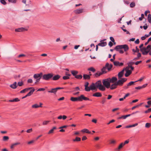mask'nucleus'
<instances>
[{
    "instance_id": "nucleus-46",
    "label": "nucleus",
    "mask_w": 151,
    "mask_h": 151,
    "mask_svg": "<svg viewBox=\"0 0 151 151\" xmlns=\"http://www.w3.org/2000/svg\"><path fill=\"white\" fill-rule=\"evenodd\" d=\"M23 84V83L22 82V81H21V82H18V83H17V86H22Z\"/></svg>"
},
{
    "instance_id": "nucleus-16",
    "label": "nucleus",
    "mask_w": 151,
    "mask_h": 151,
    "mask_svg": "<svg viewBox=\"0 0 151 151\" xmlns=\"http://www.w3.org/2000/svg\"><path fill=\"white\" fill-rule=\"evenodd\" d=\"M117 86H118L116 82H115L110 86L109 88L111 90H114L116 88Z\"/></svg>"
},
{
    "instance_id": "nucleus-25",
    "label": "nucleus",
    "mask_w": 151,
    "mask_h": 151,
    "mask_svg": "<svg viewBox=\"0 0 151 151\" xmlns=\"http://www.w3.org/2000/svg\"><path fill=\"white\" fill-rule=\"evenodd\" d=\"M132 73V71L130 70H127L126 71V73L125 74V76L126 77H128Z\"/></svg>"
},
{
    "instance_id": "nucleus-55",
    "label": "nucleus",
    "mask_w": 151,
    "mask_h": 151,
    "mask_svg": "<svg viewBox=\"0 0 151 151\" xmlns=\"http://www.w3.org/2000/svg\"><path fill=\"white\" fill-rule=\"evenodd\" d=\"M116 141L114 140H112L110 141V143L111 144H114L116 143Z\"/></svg>"
},
{
    "instance_id": "nucleus-12",
    "label": "nucleus",
    "mask_w": 151,
    "mask_h": 151,
    "mask_svg": "<svg viewBox=\"0 0 151 151\" xmlns=\"http://www.w3.org/2000/svg\"><path fill=\"white\" fill-rule=\"evenodd\" d=\"M106 39L101 40L100 41L101 42L98 44V46H101V47H104L106 46L107 45L106 42H103V41L106 40Z\"/></svg>"
},
{
    "instance_id": "nucleus-35",
    "label": "nucleus",
    "mask_w": 151,
    "mask_h": 151,
    "mask_svg": "<svg viewBox=\"0 0 151 151\" xmlns=\"http://www.w3.org/2000/svg\"><path fill=\"white\" fill-rule=\"evenodd\" d=\"M32 108H37L39 107V106L37 104H35L32 105Z\"/></svg>"
},
{
    "instance_id": "nucleus-61",
    "label": "nucleus",
    "mask_w": 151,
    "mask_h": 151,
    "mask_svg": "<svg viewBox=\"0 0 151 151\" xmlns=\"http://www.w3.org/2000/svg\"><path fill=\"white\" fill-rule=\"evenodd\" d=\"M142 62V61H137V62H136L135 63V64L136 65H137L138 64H139V63H141Z\"/></svg>"
},
{
    "instance_id": "nucleus-9",
    "label": "nucleus",
    "mask_w": 151,
    "mask_h": 151,
    "mask_svg": "<svg viewBox=\"0 0 151 151\" xmlns=\"http://www.w3.org/2000/svg\"><path fill=\"white\" fill-rule=\"evenodd\" d=\"M79 101H82L83 100L85 101L89 100L90 99L88 98L85 97L83 95H82L79 96Z\"/></svg>"
},
{
    "instance_id": "nucleus-3",
    "label": "nucleus",
    "mask_w": 151,
    "mask_h": 151,
    "mask_svg": "<svg viewBox=\"0 0 151 151\" xmlns=\"http://www.w3.org/2000/svg\"><path fill=\"white\" fill-rule=\"evenodd\" d=\"M123 49L126 52L128 51L129 49L128 46L127 45H117L115 49L116 50L119 49Z\"/></svg>"
},
{
    "instance_id": "nucleus-49",
    "label": "nucleus",
    "mask_w": 151,
    "mask_h": 151,
    "mask_svg": "<svg viewBox=\"0 0 151 151\" xmlns=\"http://www.w3.org/2000/svg\"><path fill=\"white\" fill-rule=\"evenodd\" d=\"M0 2L2 4L4 5H6V2L4 0H0Z\"/></svg>"
},
{
    "instance_id": "nucleus-23",
    "label": "nucleus",
    "mask_w": 151,
    "mask_h": 151,
    "mask_svg": "<svg viewBox=\"0 0 151 151\" xmlns=\"http://www.w3.org/2000/svg\"><path fill=\"white\" fill-rule=\"evenodd\" d=\"M79 96L77 97H71L70 98V100L73 101H79Z\"/></svg>"
},
{
    "instance_id": "nucleus-31",
    "label": "nucleus",
    "mask_w": 151,
    "mask_h": 151,
    "mask_svg": "<svg viewBox=\"0 0 151 151\" xmlns=\"http://www.w3.org/2000/svg\"><path fill=\"white\" fill-rule=\"evenodd\" d=\"M81 140V138L80 137H76L75 139H73V142H79Z\"/></svg>"
},
{
    "instance_id": "nucleus-57",
    "label": "nucleus",
    "mask_w": 151,
    "mask_h": 151,
    "mask_svg": "<svg viewBox=\"0 0 151 151\" xmlns=\"http://www.w3.org/2000/svg\"><path fill=\"white\" fill-rule=\"evenodd\" d=\"M14 102H17L19 101H20V100L17 98H16L13 99Z\"/></svg>"
},
{
    "instance_id": "nucleus-43",
    "label": "nucleus",
    "mask_w": 151,
    "mask_h": 151,
    "mask_svg": "<svg viewBox=\"0 0 151 151\" xmlns=\"http://www.w3.org/2000/svg\"><path fill=\"white\" fill-rule=\"evenodd\" d=\"M50 122V121H44L42 123V124L43 125H47L49 122Z\"/></svg>"
},
{
    "instance_id": "nucleus-2",
    "label": "nucleus",
    "mask_w": 151,
    "mask_h": 151,
    "mask_svg": "<svg viewBox=\"0 0 151 151\" xmlns=\"http://www.w3.org/2000/svg\"><path fill=\"white\" fill-rule=\"evenodd\" d=\"M143 46V44H141L139 46L140 48V50L142 52V54L143 55H147L148 53L150 51L151 49V45H148L146 48L144 47L141 48Z\"/></svg>"
},
{
    "instance_id": "nucleus-42",
    "label": "nucleus",
    "mask_w": 151,
    "mask_h": 151,
    "mask_svg": "<svg viewBox=\"0 0 151 151\" xmlns=\"http://www.w3.org/2000/svg\"><path fill=\"white\" fill-rule=\"evenodd\" d=\"M151 126V124L150 123H147L145 124V127L146 128H148L150 127Z\"/></svg>"
},
{
    "instance_id": "nucleus-29",
    "label": "nucleus",
    "mask_w": 151,
    "mask_h": 151,
    "mask_svg": "<svg viewBox=\"0 0 151 151\" xmlns=\"http://www.w3.org/2000/svg\"><path fill=\"white\" fill-rule=\"evenodd\" d=\"M71 73L73 76L75 77L76 75V74L78 73V72L77 71L73 70L71 71Z\"/></svg>"
},
{
    "instance_id": "nucleus-32",
    "label": "nucleus",
    "mask_w": 151,
    "mask_h": 151,
    "mask_svg": "<svg viewBox=\"0 0 151 151\" xmlns=\"http://www.w3.org/2000/svg\"><path fill=\"white\" fill-rule=\"evenodd\" d=\"M148 20V22L151 23V14H149L148 15L147 17Z\"/></svg>"
},
{
    "instance_id": "nucleus-36",
    "label": "nucleus",
    "mask_w": 151,
    "mask_h": 151,
    "mask_svg": "<svg viewBox=\"0 0 151 151\" xmlns=\"http://www.w3.org/2000/svg\"><path fill=\"white\" fill-rule=\"evenodd\" d=\"M9 139V137L7 136H4L3 137V141H6L8 140Z\"/></svg>"
},
{
    "instance_id": "nucleus-50",
    "label": "nucleus",
    "mask_w": 151,
    "mask_h": 151,
    "mask_svg": "<svg viewBox=\"0 0 151 151\" xmlns=\"http://www.w3.org/2000/svg\"><path fill=\"white\" fill-rule=\"evenodd\" d=\"M70 77L68 76H63V78L64 80H67L69 79Z\"/></svg>"
},
{
    "instance_id": "nucleus-21",
    "label": "nucleus",
    "mask_w": 151,
    "mask_h": 151,
    "mask_svg": "<svg viewBox=\"0 0 151 151\" xmlns=\"http://www.w3.org/2000/svg\"><path fill=\"white\" fill-rule=\"evenodd\" d=\"M93 96L97 97H100L102 96V94L100 92H96L93 94Z\"/></svg>"
},
{
    "instance_id": "nucleus-13",
    "label": "nucleus",
    "mask_w": 151,
    "mask_h": 151,
    "mask_svg": "<svg viewBox=\"0 0 151 151\" xmlns=\"http://www.w3.org/2000/svg\"><path fill=\"white\" fill-rule=\"evenodd\" d=\"M109 78L110 80V81L111 83H114L116 82L117 80V78L115 77H113L111 78Z\"/></svg>"
},
{
    "instance_id": "nucleus-18",
    "label": "nucleus",
    "mask_w": 151,
    "mask_h": 151,
    "mask_svg": "<svg viewBox=\"0 0 151 151\" xmlns=\"http://www.w3.org/2000/svg\"><path fill=\"white\" fill-rule=\"evenodd\" d=\"M20 143L19 142H17L14 143H13L10 146V148L12 150H13L14 148V147L17 145H20Z\"/></svg>"
},
{
    "instance_id": "nucleus-56",
    "label": "nucleus",
    "mask_w": 151,
    "mask_h": 151,
    "mask_svg": "<svg viewBox=\"0 0 151 151\" xmlns=\"http://www.w3.org/2000/svg\"><path fill=\"white\" fill-rule=\"evenodd\" d=\"M129 68H130V67L128 66L126 68H124L123 69V70H124V71L125 70H126V71L127 70H129Z\"/></svg>"
},
{
    "instance_id": "nucleus-17",
    "label": "nucleus",
    "mask_w": 151,
    "mask_h": 151,
    "mask_svg": "<svg viewBox=\"0 0 151 151\" xmlns=\"http://www.w3.org/2000/svg\"><path fill=\"white\" fill-rule=\"evenodd\" d=\"M124 72V70H122L121 71L118 73V76L119 79H121V78H122L123 76Z\"/></svg>"
},
{
    "instance_id": "nucleus-53",
    "label": "nucleus",
    "mask_w": 151,
    "mask_h": 151,
    "mask_svg": "<svg viewBox=\"0 0 151 151\" xmlns=\"http://www.w3.org/2000/svg\"><path fill=\"white\" fill-rule=\"evenodd\" d=\"M151 111L150 109H148L147 110L145 111V113L146 114H147V113H150V112H151Z\"/></svg>"
},
{
    "instance_id": "nucleus-19",
    "label": "nucleus",
    "mask_w": 151,
    "mask_h": 151,
    "mask_svg": "<svg viewBox=\"0 0 151 151\" xmlns=\"http://www.w3.org/2000/svg\"><path fill=\"white\" fill-rule=\"evenodd\" d=\"M105 65L108 71L110 70L113 66L112 64L109 65L108 63H107Z\"/></svg>"
},
{
    "instance_id": "nucleus-45",
    "label": "nucleus",
    "mask_w": 151,
    "mask_h": 151,
    "mask_svg": "<svg viewBox=\"0 0 151 151\" xmlns=\"http://www.w3.org/2000/svg\"><path fill=\"white\" fill-rule=\"evenodd\" d=\"M134 63V62H129L128 64V65L129 66H132V65H133Z\"/></svg>"
},
{
    "instance_id": "nucleus-40",
    "label": "nucleus",
    "mask_w": 151,
    "mask_h": 151,
    "mask_svg": "<svg viewBox=\"0 0 151 151\" xmlns=\"http://www.w3.org/2000/svg\"><path fill=\"white\" fill-rule=\"evenodd\" d=\"M88 70L91 71L93 72H94L96 70L93 67H91V68H88Z\"/></svg>"
},
{
    "instance_id": "nucleus-8",
    "label": "nucleus",
    "mask_w": 151,
    "mask_h": 151,
    "mask_svg": "<svg viewBox=\"0 0 151 151\" xmlns=\"http://www.w3.org/2000/svg\"><path fill=\"white\" fill-rule=\"evenodd\" d=\"M89 83L88 82H86L85 83L84 86L85 87V90L86 91H89L91 90V85L89 87L88 86Z\"/></svg>"
},
{
    "instance_id": "nucleus-22",
    "label": "nucleus",
    "mask_w": 151,
    "mask_h": 151,
    "mask_svg": "<svg viewBox=\"0 0 151 151\" xmlns=\"http://www.w3.org/2000/svg\"><path fill=\"white\" fill-rule=\"evenodd\" d=\"M91 75H88L86 74H84L83 75V79L86 80V79H89L90 78V76Z\"/></svg>"
},
{
    "instance_id": "nucleus-27",
    "label": "nucleus",
    "mask_w": 151,
    "mask_h": 151,
    "mask_svg": "<svg viewBox=\"0 0 151 151\" xmlns=\"http://www.w3.org/2000/svg\"><path fill=\"white\" fill-rule=\"evenodd\" d=\"M81 132L84 133H86L88 134H91V132L86 129H84L81 130Z\"/></svg>"
},
{
    "instance_id": "nucleus-59",
    "label": "nucleus",
    "mask_w": 151,
    "mask_h": 151,
    "mask_svg": "<svg viewBox=\"0 0 151 151\" xmlns=\"http://www.w3.org/2000/svg\"><path fill=\"white\" fill-rule=\"evenodd\" d=\"M25 56H26L24 54H21L19 55H18V57L20 58V57H25Z\"/></svg>"
},
{
    "instance_id": "nucleus-48",
    "label": "nucleus",
    "mask_w": 151,
    "mask_h": 151,
    "mask_svg": "<svg viewBox=\"0 0 151 151\" xmlns=\"http://www.w3.org/2000/svg\"><path fill=\"white\" fill-rule=\"evenodd\" d=\"M17 0H8V1L10 3H16Z\"/></svg>"
},
{
    "instance_id": "nucleus-62",
    "label": "nucleus",
    "mask_w": 151,
    "mask_h": 151,
    "mask_svg": "<svg viewBox=\"0 0 151 151\" xmlns=\"http://www.w3.org/2000/svg\"><path fill=\"white\" fill-rule=\"evenodd\" d=\"M135 89H138V90L142 88L141 86H139L137 87H135Z\"/></svg>"
},
{
    "instance_id": "nucleus-38",
    "label": "nucleus",
    "mask_w": 151,
    "mask_h": 151,
    "mask_svg": "<svg viewBox=\"0 0 151 151\" xmlns=\"http://www.w3.org/2000/svg\"><path fill=\"white\" fill-rule=\"evenodd\" d=\"M113 63L114 65L116 66H119V61H114Z\"/></svg>"
},
{
    "instance_id": "nucleus-24",
    "label": "nucleus",
    "mask_w": 151,
    "mask_h": 151,
    "mask_svg": "<svg viewBox=\"0 0 151 151\" xmlns=\"http://www.w3.org/2000/svg\"><path fill=\"white\" fill-rule=\"evenodd\" d=\"M103 74L101 71H98L94 74V75L95 77H97Z\"/></svg>"
},
{
    "instance_id": "nucleus-60",
    "label": "nucleus",
    "mask_w": 151,
    "mask_h": 151,
    "mask_svg": "<svg viewBox=\"0 0 151 151\" xmlns=\"http://www.w3.org/2000/svg\"><path fill=\"white\" fill-rule=\"evenodd\" d=\"M125 119L126 118H125V115L122 116L121 117H119L118 118V119Z\"/></svg>"
},
{
    "instance_id": "nucleus-34",
    "label": "nucleus",
    "mask_w": 151,
    "mask_h": 151,
    "mask_svg": "<svg viewBox=\"0 0 151 151\" xmlns=\"http://www.w3.org/2000/svg\"><path fill=\"white\" fill-rule=\"evenodd\" d=\"M75 77L78 79H81L82 78V76L81 75H76Z\"/></svg>"
},
{
    "instance_id": "nucleus-33",
    "label": "nucleus",
    "mask_w": 151,
    "mask_h": 151,
    "mask_svg": "<svg viewBox=\"0 0 151 151\" xmlns=\"http://www.w3.org/2000/svg\"><path fill=\"white\" fill-rule=\"evenodd\" d=\"M132 51L134 52H139V50L137 46L136 47V49H133L132 50Z\"/></svg>"
},
{
    "instance_id": "nucleus-64",
    "label": "nucleus",
    "mask_w": 151,
    "mask_h": 151,
    "mask_svg": "<svg viewBox=\"0 0 151 151\" xmlns=\"http://www.w3.org/2000/svg\"><path fill=\"white\" fill-rule=\"evenodd\" d=\"M54 130L52 129L50 130L48 132V134H50L53 132Z\"/></svg>"
},
{
    "instance_id": "nucleus-11",
    "label": "nucleus",
    "mask_w": 151,
    "mask_h": 151,
    "mask_svg": "<svg viewBox=\"0 0 151 151\" xmlns=\"http://www.w3.org/2000/svg\"><path fill=\"white\" fill-rule=\"evenodd\" d=\"M42 75V73H40L35 74L34 75L33 78L36 79L39 78H41Z\"/></svg>"
},
{
    "instance_id": "nucleus-47",
    "label": "nucleus",
    "mask_w": 151,
    "mask_h": 151,
    "mask_svg": "<svg viewBox=\"0 0 151 151\" xmlns=\"http://www.w3.org/2000/svg\"><path fill=\"white\" fill-rule=\"evenodd\" d=\"M74 90L73 91H79L80 90V88L78 87H76L75 88H74Z\"/></svg>"
},
{
    "instance_id": "nucleus-37",
    "label": "nucleus",
    "mask_w": 151,
    "mask_h": 151,
    "mask_svg": "<svg viewBox=\"0 0 151 151\" xmlns=\"http://www.w3.org/2000/svg\"><path fill=\"white\" fill-rule=\"evenodd\" d=\"M124 145L123 144V143H122L120 144V145H119L118 149L119 150V149H121L122 147Z\"/></svg>"
},
{
    "instance_id": "nucleus-54",
    "label": "nucleus",
    "mask_w": 151,
    "mask_h": 151,
    "mask_svg": "<svg viewBox=\"0 0 151 151\" xmlns=\"http://www.w3.org/2000/svg\"><path fill=\"white\" fill-rule=\"evenodd\" d=\"M33 81L32 79L30 78L27 80V82L28 83H31Z\"/></svg>"
},
{
    "instance_id": "nucleus-20",
    "label": "nucleus",
    "mask_w": 151,
    "mask_h": 151,
    "mask_svg": "<svg viewBox=\"0 0 151 151\" xmlns=\"http://www.w3.org/2000/svg\"><path fill=\"white\" fill-rule=\"evenodd\" d=\"M9 86L13 89L16 88L17 86V82H15L13 84H11Z\"/></svg>"
},
{
    "instance_id": "nucleus-10",
    "label": "nucleus",
    "mask_w": 151,
    "mask_h": 151,
    "mask_svg": "<svg viewBox=\"0 0 151 151\" xmlns=\"http://www.w3.org/2000/svg\"><path fill=\"white\" fill-rule=\"evenodd\" d=\"M83 9H78L74 11V12L76 14H78L82 13L83 12Z\"/></svg>"
},
{
    "instance_id": "nucleus-63",
    "label": "nucleus",
    "mask_w": 151,
    "mask_h": 151,
    "mask_svg": "<svg viewBox=\"0 0 151 151\" xmlns=\"http://www.w3.org/2000/svg\"><path fill=\"white\" fill-rule=\"evenodd\" d=\"M109 45L110 46V47H111L113 45V43L111 41H110L109 43Z\"/></svg>"
},
{
    "instance_id": "nucleus-30",
    "label": "nucleus",
    "mask_w": 151,
    "mask_h": 151,
    "mask_svg": "<svg viewBox=\"0 0 151 151\" xmlns=\"http://www.w3.org/2000/svg\"><path fill=\"white\" fill-rule=\"evenodd\" d=\"M35 91V89H33L32 90L30 91L27 95L28 96H30L32 94L33 92Z\"/></svg>"
},
{
    "instance_id": "nucleus-58",
    "label": "nucleus",
    "mask_w": 151,
    "mask_h": 151,
    "mask_svg": "<svg viewBox=\"0 0 151 151\" xmlns=\"http://www.w3.org/2000/svg\"><path fill=\"white\" fill-rule=\"evenodd\" d=\"M115 121L114 120L112 119V120H111L110 121L109 123H107V124H108V125L109 124H110L111 123L114 122Z\"/></svg>"
},
{
    "instance_id": "nucleus-28",
    "label": "nucleus",
    "mask_w": 151,
    "mask_h": 151,
    "mask_svg": "<svg viewBox=\"0 0 151 151\" xmlns=\"http://www.w3.org/2000/svg\"><path fill=\"white\" fill-rule=\"evenodd\" d=\"M137 125H138V124L137 123H135V124H132V125H131L127 126H126L125 127V128H131V127H134L135 126H137Z\"/></svg>"
},
{
    "instance_id": "nucleus-7",
    "label": "nucleus",
    "mask_w": 151,
    "mask_h": 151,
    "mask_svg": "<svg viewBox=\"0 0 151 151\" xmlns=\"http://www.w3.org/2000/svg\"><path fill=\"white\" fill-rule=\"evenodd\" d=\"M64 88L63 87H57L55 88H52L50 90L48 91L49 93H53L55 94L58 90L63 89Z\"/></svg>"
},
{
    "instance_id": "nucleus-26",
    "label": "nucleus",
    "mask_w": 151,
    "mask_h": 151,
    "mask_svg": "<svg viewBox=\"0 0 151 151\" xmlns=\"http://www.w3.org/2000/svg\"><path fill=\"white\" fill-rule=\"evenodd\" d=\"M107 69L106 65L103 68L101 69V71L103 74L106 73L107 72L106 69Z\"/></svg>"
},
{
    "instance_id": "nucleus-44",
    "label": "nucleus",
    "mask_w": 151,
    "mask_h": 151,
    "mask_svg": "<svg viewBox=\"0 0 151 151\" xmlns=\"http://www.w3.org/2000/svg\"><path fill=\"white\" fill-rule=\"evenodd\" d=\"M28 91L27 89V88L24 89L23 90H22L20 92V93H25L26 92H27Z\"/></svg>"
},
{
    "instance_id": "nucleus-15",
    "label": "nucleus",
    "mask_w": 151,
    "mask_h": 151,
    "mask_svg": "<svg viewBox=\"0 0 151 151\" xmlns=\"http://www.w3.org/2000/svg\"><path fill=\"white\" fill-rule=\"evenodd\" d=\"M27 30L23 27H21L16 29H15V31L16 32H22L27 31Z\"/></svg>"
},
{
    "instance_id": "nucleus-51",
    "label": "nucleus",
    "mask_w": 151,
    "mask_h": 151,
    "mask_svg": "<svg viewBox=\"0 0 151 151\" xmlns=\"http://www.w3.org/2000/svg\"><path fill=\"white\" fill-rule=\"evenodd\" d=\"M122 49H119V50H116V51H118L120 53L122 54L124 53V51L122 50Z\"/></svg>"
},
{
    "instance_id": "nucleus-14",
    "label": "nucleus",
    "mask_w": 151,
    "mask_h": 151,
    "mask_svg": "<svg viewBox=\"0 0 151 151\" xmlns=\"http://www.w3.org/2000/svg\"><path fill=\"white\" fill-rule=\"evenodd\" d=\"M60 78V76L58 75H57L54 76H53L52 80L53 81H57Z\"/></svg>"
},
{
    "instance_id": "nucleus-52",
    "label": "nucleus",
    "mask_w": 151,
    "mask_h": 151,
    "mask_svg": "<svg viewBox=\"0 0 151 151\" xmlns=\"http://www.w3.org/2000/svg\"><path fill=\"white\" fill-rule=\"evenodd\" d=\"M32 129L31 128V129H27V130L26 132L27 133H30L31 132H32Z\"/></svg>"
},
{
    "instance_id": "nucleus-1",
    "label": "nucleus",
    "mask_w": 151,
    "mask_h": 151,
    "mask_svg": "<svg viewBox=\"0 0 151 151\" xmlns=\"http://www.w3.org/2000/svg\"><path fill=\"white\" fill-rule=\"evenodd\" d=\"M91 90L93 91L96 89V88L99 89L101 91H104L105 90V87L102 85L101 81L99 80L95 83H92L91 85Z\"/></svg>"
},
{
    "instance_id": "nucleus-41",
    "label": "nucleus",
    "mask_w": 151,
    "mask_h": 151,
    "mask_svg": "<svg viewBox=\"0 0 151 151\" xmlns=\"http://www.w3.org/2000/svg\"><path fill=\"white\" fill-rule=\"evenodd\" d=\"M135 5V3L134 2H132L130 4V7L132 8L134 7Z\"/></svg>"
},
{
    "instance_id": "nucleus-4",
    "label": "nucleus",
    "mask_w": 151,
    "mask_h": 151,
    "mask_svg": "<svg viewBox=\"0 0 151 151\" xmlns=\"http://www.w3.org/2000/svg\"><path fill=\"white\" fill-rule=\"evenodd\" d=\"M53 74L52 73H48L44 75L42 77V78L43 80L46 81H48L52 78Z\"/></svg>"
},
{
    "instance_id": "nucleus-5",
    "label": "nucleus",
    "mask_w": 151,
    "mask_h": 151,
    "mask_svg": "<svg viewBox=\"0 0 151 151\" xmlns=\"http://www.w3.org/2000/svg\"><path fill=\"white\" fill-rule=\"evenodd\" d=\"M103 84L104 86L106 87L107 88H109L110 86V80L109 78H107L103 80Z\"/></svg>"
},
{
    "instance_id": "nucleus-39",
    "label": "nucleus",
    "mask_w": 151,
    "mask_h": 151,
    "mask_svg": "<svg viewBox=\"0 0 151 151\" xmlns=\"http://www.w3.org/2000/svg\"><path fill=\"white\" fill-rule=\"evenodd\" d=\"M137 82V81H134H134H131V82H130L128 84V86H132V85H133V84H134V83L136 82Z\"/></svg>"
},
{
    "instance_id": "nucleus-6",
    "label": "nucleus",
    "mask_w": 151,
    "mask_h": 151,
    "mask_svg": "<svg viewBox=\"0 0 151 151\" xmlns=\"http://www.w3.org/2000/svg\"><path fill=\"white\" fill-rule=\"evenodd\" d=\"M127 80V79L125 78H122L121 79H119L116 82L117 86H122L124 83L126 82Z\"/></svg>"
}]
</instances>
